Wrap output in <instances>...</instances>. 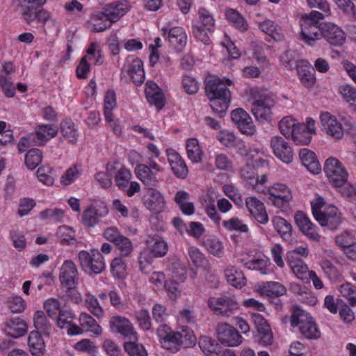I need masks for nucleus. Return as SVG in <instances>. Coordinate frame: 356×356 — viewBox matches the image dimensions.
<instances>
[{
  "label": "nucleus",
  "instance_id": "f257e3e1",
  "mask_svg": "<svg viewBox=\"0 0 356 356\" xmlns=\"http://www.w3.org/2000/svg\"><path fill=\"white\" fill-rule=\"evenodd\" d=\"M232 84L229 79H213L207 81L205 91L213 111L223 117L231 102V92L227 88Z\"/></svg>",
  "mask_w": 356,
  "mask_h": 356
},
{
  "label": "nucleus",
  "instance_id": "f03ea898",
  "mask_svg": "<svg viewBox=\"0 0 356 356\" xmlns=\"http://www.w3.org/2000/svg\"><path fill=\"white\" fill-rule=\"evenodd\" d=\"M252 100L251 111L257 120L260 122L270 121L272 118V108L275 104V96L266 89H250Z\"/></svg>",
  "mask_w": 356,
  "mask_h": 356
},
{
  "label": "nucleus",
  "instance_id": "7ed1b4c3",
  "mask_svg": "<svg viewBox=\"0 0 356 356\" xmlns=\"http://www.w3.org/2000/svg\"><path fill=\"white\" fill-rule=\"evenodd\" d=\"M325 204L323 197H316L312 202V213L322 226H327L332 229H337L343 221L341 213L336 207L329 205L325 207Z\"/></svg>",
  "mask_w": 356,
  "mask_h": 356
},
{
  "label": "nucleus",
  "instance_id": "20e7f679",
  "mask_svg": "<svg viewBox=\"0 0 356 356\" xmlns=\"http://www.w3.org/2000/svg\"><path fill=\"white\" fill-rule=\"evenodd\" d=\"M81 269L88 274H100L106 268L105 259L97 249L81 250L78 254Z\"/></svg>",
  "mask_w": 356,
  "mask_h": 356
},
{
  "label": "nucleus",
  "instance_id": "39448f33",
  "mask_svg": "<svg viewBox=\"0 0 356 356\" xmlns=\"http://www.w3.org/2000/svg\"><path fill=\"white\" fill-rule=\"evenodd\" d=\"M290 321L291 326H300V332L305 338L316 339L320 337L321 332L317 325L302 310L295 309L291 316Z\"/></svg>",
  "mask_w": 356,
  "mask_h": 356
},
{
  "label": "nucleus",
  "instance_id": "423d86ee",
  "mask_svg": "<svg viewBox=\"0 0 356 356\" xmlns=\"http://www.w3.org/2000/svg\"><path fill=\"white\" fill-rule=\"evenodd\" d=\"M209 307L214 314L220 317H229L239 308V304L234 297H211L207 301Z\"/></svg>",
  "mask_w": 356,
  "mask_h": 356
},
{
  "label": "nucleus",
  "instance_id": "0eeeda50",
  "mask_svg": "<svg viewBox=\"0 0 356 356\" xmlns=\"http://www.w3.org/2000/svg\"><path fill=\"white\" fill-rule=\"evenodd\" d=\"M324 170L329 181L335 187L342 186L347 181L348 174L336 158L330 157L325 161Z\"/></svg>",
  "mask_w": 356,
  "mask_h": 356
},
{
  "label": "nucleus",
  "instance_id": "6e6552de",
  "mask_svg": "<svg viewBox=\"0 0 356 356\" xmlns=\"http://www.w3.org/2000/svg\"><path fill=\"white\" fill-rule=\"evenodd\" d=\"M302 40L307 44L313 46L316 41L323 38V24L314 22L311 18L301 17L300 22Z\"/></svg>",
  "mask_w": 356,
  "mask_h": 356
},
{
  "label": "nucleus",
  "instance_id": "1a4fd4ad",
  "mask_svg": "<svg viewBox=\"0 0 356 356\" xmlns=\"http://www.w3.org/2000/svg\"><path fill=\"white\" fill-rule=\"evenodd\" d=\"M268 199L280 209L286 208L292 199L291 190L283 184L277 183L268 188Z\"/></svg>",
  "mask_w": 356,
  "mask_h": 356
},
{
  "label": "nucleus",
  "instance_id": "9d476101",
  "mask_svg": "<svg viewBox=\"0 0 356 356\" xmlns=\"http://www.w3.org/2000/svg\"><path fill=\"white\" fill-rule=\"evenodd\" d=\"M270 147L274 155L283 163L292 162L293 152L289 143L282 136H274L270 140Z\"/></svg>",
  "mask_w": 356,
  "mask_h": 356
},
{
  "label": "nucleus",
  "instance_id": "9b49d317",
  "mask_svg": "<svg viewBox=\"0 0 356 356\" xmlns=\"http://www.w3.org/2000/svg\"><path fill=\"white\" fill-rule=\"evenodd\" d=\"M125 73L136 85H141L145 81V72L143 61L138 58L131 56L127 58L122 69V74Z\"/></svg>",
  "mask_w": 356,
  "mask_h": 356
},
{
  "label": "nucleus",
  "instance_id": "f8f14e48",
  "mask_svg": "<svg viewBox=\"0 0 356 356\" xmlns=\"http://www.w3.org/2000/svg\"><path fill=\"white\" fill-rule=\"evenodd\" d=\"M131 172L125 168L119 169L115 177L116 186L126 193L129 197L133 196L140 191V184L136 181H131Z\"/></svg>",
  "mask_w": 356,
  "mask_h": 356
},
{
  "label": "nucleus",
  "instance_id": "ddd939ff",
  "mask_svg": "<svg viewBox=\"0 0 356 356\" xmlns=\"http://www.w3.org/2000/svg\"><path fill=\"white\" fill-rule=\"evenodd\" d=\"M218 340L227 346H238L242 343V337L232 325L220 323L216 327Z\"/></svg>",
  "mask_w": 356,
  "mask_h": 356
},
{
  "label": "nucleus",
  "instance_id": "4468645a",
  "mask_svg": "<svg viewBox=\"0 0 356 356\" xmlns=\"http://www.w3.org/2000/svg\"><path fill=\"white\" fill-rule=\"evenodd\" d=\"M59 280L62 286L67 290L74 289L78 281V270L75 264L66 260L60 269Z\"/></svg>",
  "mask_w": 356,
  "mask_h": 356
},
{
  "label": "nucleus",
  "instance_id": "2eb2a0df",
  "mask_svg": "<svg viewBox=\"0 0 356 356\" xmlns=\"http://www.w3.org/2000/svg\"><path fill=\"white\" fill-rule=\"evenodd\" d=\"M233 122L240 131L245 135L252 136L255 131V126L250 115L243 108L233 110L231 113Z\"/></svg>",
  "mask_w": 356,
  "mask_h": 356
},
{
  "label": "nucleus",
  "instance_id": "dca6fc26",
  "mask_svg": "<svg viewBox=\"0 0 356 356\" xmlns=\"http://www.w3.org/2000/svg\"><path fill=\"white\" fill-rule=\"evenodd\" d=\"M108 212L107 207L103 203L92 204L83 211L82 222L87 227H93Z\"/></svg>",
  "mask_w": 356,
  "mask_h": 356
},
{
  "label": "nucleus",
  "instance_id": "f3484780",
  "mask_svg": "<svg viewBox=\"0 0 356 356\" xmlns=\"http://www.w3.org/2000/svg\"><path fill=\"white\" fill-rule=\"evenodd\" d=\"M111 332L118 333L129 339H136V332L131 321L123 316H115L109 320Z\"/></svg>",
  "mask_w": 356,
  "mask_h": 356
},
{
  "label": "nucleus",
  "instance_id": "a211bd4d",
  "mask_svg": "<svg viewBox=\"0 0 356 356\" xmlns=\"http://www.w3.org/2000/svg\"><path fill=\"white\" fill-rule=\"evenodd\" d=\"M320 120L322 131L336 139L341 138L343 135V130L341 123L330 113L325 112L321 114Z\"/></svg>",
  "mask_w": 356,
  "mask_h": 356
},
{
  "label": "nucleus",
  "instance_id": "6ab92c4d",
  "mask_svg": "<svg viewBox=\"0 0 356 356\" xmlns=\"http://www.w3.org/2000/svg\"><path fill=\"white\" fill-rule=\"evenodd\" d=\"M58 131V127L54 124H40L35 127L32 136L34 138V145L43 146L49 140L54 138Z\"/></svg>",
  "mask_w": 356,
  "mask_h": 356
},
{
  "label": "nucleus",
  "instance_id": "aec40b11",
  "mask_svg": "<svg viewBox=\"0 0 356 356\" xmlns=\"http://www.w3.org/2000/svg\"><path fill=\"white\" fill-rule=\"evenodd\" d=\"M166 154L168 161L175 176L179 179L186 178L188 174V170L180 154L172 148L167 149Z\"/></svg>",
  "mask_w": 356,
  "mask_h": 356
},
{
  "label": "nucleus",
  "instance_id": "412c9836",
  "mask_svg": "<svg viewBox=\"0 0 356 356\" xmlns=\"http://www.w3.org/2000/svg\"><path fill=\"white\" fill-rule=\"evenodd\" d=\"M163 36L168 39L170 44L178 51L181 50L187 42V35L181 27H174L168 30V28L162 29Z\"/></svg>",
  "mask_w": 356,
  "mask_h": 356
},
{
  "label": "nucleus",
  "instance_id": "4be33fe9",
  "mask_svg": "<svg viewBox=\"0 0 356 356\" xmlns=\"http://www.w3.org/2000/svg\"><path fill=\"white\" fill-rule=\"evenodd\" d=\"M295 220L300 230L310 240L319 241L321 236L316 231L315 225L302 211H298L295 214Z\"/></svg>",
  "mask_w": 356,
  "mask_h": 356
},
{
  "label": "nucleus",
  "instance_id": "5701e85b",
  "mask_svg": "<svg viewBox=\"0 0 356 356\" xmlns=\"http://www.w3.org/2000/svg\"><path fill=\"white\" fill-rule=\"evenodd\" d=\"M246 207L250 215L259 223L266 224L268 216L262 202L254 197H249L245 200Z\"/></svg>",
  "mask_w": 356,
  "mask_h": 356
},
{
  "label": "nucleus",
  "instance_id": "b1692460",
  "mask_svg": "<svg viewBox=\"0 0 356 356\" xmlns=\"http://www.w3.org/2000/svg\"><path fill=\"white\" fill-rule=\"evenodd\" d=\"M323 37L331 44L339 46L343 44L346 40L343 31L337 26L332 23H323Z\"/></svg>",
  "mask_w": 356,
  "mask_h": 356
},
{
  "label": "nucleus",
  "instance_id": "393cba45",
  "mask_svg": "<svg viewBox=\"0 0 356 356\" xmlns=\"http://www.w3.org/2000/svg\"><path fill=\"white\" fill-rule=\"evenodd\" d=\"M130 9V5L127 0H120L106 5L104 10L106 15L113 23L119 20Z\"/></svg>",
  "mask_w": 356,
  "mask_h": 356
},
{
  "label": "nucleus",
  "instance_id": "a878e982",
  "mask_svg": "<svg viewBox=\"0 0 356 356\" xmlns=\"http://www.w3.org/2000/svg\"><path fill=\"white\" fill-rule=\"evenodd\" d=\"M252 318L259 333L261 334L260 342L264 346L272 344L273 335L267 321L259 313L252 314Z\"/></svg>",
  "mask_w": 356,
  "mask_h": 356
},
{
  "label": "nucleus",
  "instance_id": "bb28decb",
  "mask_svg": "<svg viewBox=\"0 0 356 356\" xmlns=\"http://www.w3.org/2000/svg\"><path fill=\"white\" fill-rule=\"evenodd\" d=\"M3 331L7 335L17 338L25 334L27 331V325L19 317L8 318L4 322Z\"/></svg>",
  "mask_w": 356,
  "mask_h": 356
},
{
  "label": "nucleus",
  "instance_id": "cd10ccee",
  "mask_svg": "<svg viewBox=\"0 0 356 356\" xmlns=\"http://www.w3.org/2000/svg\"><path fill=\"white\" fill-rule=\"evenodd\" d=\"M145 94L147 101L154 104L157 110L164 106V97L161 89L153 81H147L145 84Z\"/></svg>",
  "mask_w": 356,
  "mask_h": 356
},
{
  "label": "nucleus",
  "instance_id": "c85d7f7f",
  "mask_svg": "<svg viewBox=\"0 0 356 356\" xmlns=\"http://www.w3.org/2000/svg\"><path fill=\"white\" fill-rule=\"evenodd\" d=\"M257 291L268 297H279L286 293V288L280 282H266L257 286Z\"/></svg>",
  "mask_w": 356,
  "mask_h": 356
},
{
  "label": "nucleus",
  "instance_id": "c756f323",
  "mask_svg": "<svg viewBox=\"0 0 356 356\" xmlns=\"http://www.w3.org/2000/svg\"><path fill=\"white\" fill-rule=\"evenodd\" d=\"M113 23L103 10V12H99L92 15L88 22V26L90 31L98 33L110 28Z\"/></svg>",
  "mask_w": 356,
  "mask_h": 356
},
{
  "label": "nucleus",
  "instance_id": "7c9ffc66",
  "mask_svg": "<svg viewBox=\"0 0 356 356\" xmlns=\"http://www.w3.org/2000/svg\"><path fill=\"white\" fill-rule=\"evenodd\" d=\"M137 177L143 182L144 185L152 189L159 186V181L156 177L154 172L150 170V168L145 164H138L136 168Z\"/></svg>",
  "mask_w": 356,
  "mask_h": 356
},
{
  "label": "nucleus",
  "instance_id": "2f4dec72",
  "mask_svg": "<svg viewBox=\"0 0 356 356\" xmlns=\"http://www.w3.org/2000/svg\"><path fill=\"white\" fill-rule=\"evenodd\" d=\"M299 156L302 165L312 173L318 174L321 172V165L314 152L304 148L300 149Z\"/></svg>",
  "mask_w": 356,
  "mask_h": 356
},
{
  "label": "nucleus",
  "instance_id": "473e14b6",
  "mask_svg": "<svg viewBox=\"0 0 356 356\" xmlns=\"http://www.w3.org/2000/svg\"><path fill=\"white\" fill-rule=\"evenodd\" d=\"M146 207L152 211L160 212L165 207V200L161 193L152 189H149L147 198L145 200Z\"/></svg>",
  "mask_w": 356,
  "mask_h": 356
},
{
  "label": "nucleus",
  "instance_id": "72a5a7b5",
  "mask_svg": "<svg viewBox=\"0 0 356 356\" xmlns=\"http://www.w3.org/2000/svg\"><path fill=\"white\" fill-rule=\"evenodd\" d=\"M29 350L33 356H43L45 344L38 331H32L28 337Z\"/></svg>",
  "mask_w": 356,
  "mask_h": 356
},
{
  "label": "nucleus",
  "instance_id": "f704fd0d",
  "mask_svg": "<svg viewBox=\"0 0 356 356\" xmlns=\"http://www.w3.org/2000/svg\"><path fill=\"white\" fill-rule=\"evenodd\" d=\"M225 275L227 282L236 288H242L246 284V278L240 269L234 266H228L225 270Z\"/></svg>",
  "mask_w": 356,
  "mask_h": 356
},
{
  "label": "nucleus",
  "instance_id": "c9c22d12",
  "mask_svg": "<svg viewBox=\"0 0 356 356\" xmlns=\"http://www.w3.org/2000/svg\"><path fill=\"white\" fill-rule=\"evenodd\" d=\"M146 243L150 252L154 257H163L168 252V246L167 243L159 236L149 237L146 241Z\"/></svg>",
  "mask_w": 356,
  "mask_h": 356
},
{
  "label": "nucleus",
  "instance_id": "e433bc0d",
  "mask_svg": "<svg viewBox=\"0 0 356 356\" xmlns=\"http://www.w3.org/2000/svg\"><path fill=\"white\" fill-rule=\"evenodd\" d=\"M259 29L275 40H281L284 38L281 27L270 19L257 22Z\"/></svg>",
  "mask_w": 356,
  "mask_h": 356
},
{
  "label": "nucleus",
  "instance_id": "4c0bfd02",
  "mask_svg": "<svg viewBox=\"0 0 356 356\" xmlns=\"http://www.w3.org/2000/svg\"><path fill=\"white\" fill-rule=\"evenodd\" d=\"M38 7L39 6H35L27 13H25V14L22 16L23 20L30 24L35 20L44 24L48 20L51 19V14L48 11L44 9H40Z\"/></svg>",
  "mask_w": 356,
  "mask_h": 356
},
{
  "label": "nucleus",
  "instance_id": "58836bf2",
  "mask_svg": "<svg viewBox=\"0 0 356 356\" xmlns=\"http://www.w3.org/2000/svg\"><path fill=\"white\" fill-rule=\"evenodd\" d=\"M79 323L83 330L92 332L95 336H99L102 333V327L96 320L86 312H82L79 318Z\"/></svg>",
  "mask_w": 356,
  "mask_h": 356
},
{
  "label": "nucleus",
  "instance_id": "ea45409f",
  "mask_svg": "<svg viewBox=\"0 0 356 356\" xmlns=\"http://www.w3.org/2000/svg\"><path fill=\"white\" fill-rule=\"evenodd\" d=\"M202 205L208 217L216 224L219 225L221 217L216 209L217 204L213 197L207 195L202 200Z\"/></svg>",
  "mask_w": 356,
  "mask_h": 356
},
{
  "label": "nucleus",
  "instance_id": "a19ab883",
  "mask_svg": "<svg viewBox=\"0 0 356 356\" xmlns=\"http://www.w3.org/2000/svg\"><path fill=\"white\" fill-rule=\"evenodd\" d=\"M274 228L285 241H291L292 235V226L286 220L280 217L275 216L272 219Z\"/></svg>",
  "mask_w": 356,
  "mask_h": 356
},
{
  "label": "nucleus",
  "instance_id": "79ce46f5",
  "mask_svg": "<svg viewBox=\"0 0 356 356\" xmlns=\"http://www.w3.org/2000/svg\"><path fill=\"white\" fill-rule=\"evenodd\" d=\"M187 156L193 163H200L202 161L203 151L196 138L188 139L186 143Z\"/></svg>",
  "mask_w": 356,
  "mask_h": 356
},
{
  "label": "nucleus",
  "instance_id": "37998d69",
  "mask_svg": "<svg viewBox=\"0 0 356 356\" xmlns=\"http://www.w3.org/2000/svg\"><path fill=\"white\" fill-rule=\"evenodd\" d=\"M199 346L207 356H220L218 343L209 337L202 336L199 340Z\"/></svg>",
  "mask_w": 356,
  "mask_h": 356
},
{
  "label": "nucleus",
  "instance_id": "c03bdc74",
  "mask_svg": "<svg viewBox=\"0 0 356 356\" xmlns=\"http://www.w3.org/2000/svg\"><path fill=\"white\" fill-rule=\"evenodd\" d=\"M226 17L228 22L236 29L241 32L248 30V24L245 18L237 11L233 9H228L226 11Z\"/></svg>",
  "mask_w": 356,
  "mask_h": 356
},
{
  "label": "nucleus",
  "instance_id": "a18cd8bd",
  "mask_svg": "<svg viewBox=\"0 0 356 356\" xmlns=\"http://www.w3.org/2000/svg\"><path fill=\"white\" fill-rule=\"evenodd\" d=\"M223 227L228 232L248 233V226L237 216H233L222 221Z\"/></svg>",
  "mask_w": 356,
  "mask_h": 356
},
{
  "label": "nucleus",
  "instance_id": "49530a36",
  "mask_svg": "<svg viewBox=\"0 0 356 356\" xmlns=\"http://www.w3.org/2000/svg\"><path fill=\"white\" fill-rule=\"evenodd\" d=\"M84 303L86 307L97 318L103 317L104 310L100 305L97 298L92 294L88 293L85 295Z\"/></svg>",
  "mask_w": 356,
  "mask_h": 356
},
{
  "label": "nucleus",
  "instance_id": "de8ad7c7",
  "mask_svg": "<svg viewBox=\"0 0 356 356\" xmlns=\"http://www.w3.org/2000/svg\"><path fill=\"white\" fill-rule=\"evenodd\" d=\"M298 125H300V123L296 122V120L294 118L290 116H286L280 121L279 128L280 132L286 138H291L297 130Z\"/></svg>",
  "mask_w": 356,
  "mask_h": 356
},
{
  "label": "nucleus",
  "instance_id": "09e8293b",
  "mask_svg": "<svg viewBox=\"0 0 356 356\" xmlns=\"http://www.w3.org/2000/svg\"><path fill=\"white\" fill-rule=\"evenodd\" d=\"M36 173L39 181L43 184L48 186L54 184L56 175L53 168L47 165H42L38 169Z\"/></svg>",
  "mask_w": 356,
  "mask_h": 356
},
{
  "label": "nucleus",
  "instance_id": "8fccbe9b",
  "mask_svg": "<svg viewBox=\"0 0 356 356\" xmlns=\"http://www.w3.org/2000/svg\"><path fill=\"white\" fill-rule=\"evenodd\" d=\"M294 275L300 280L307 282L310 273L307 265L302 260L288 261Z\"/></svg>",
  "mask_w": 356,
  "mask_h": 356
},
{
  "label": "nucleus",
  "instance_id": "3c124183",
  "mask_svg": "<svg viewBox=\"0 0 356 356\" xmlns=\"http://www.w3.org/2000/svg\"><path fill=\"white\" fill-rule=\"evenodd\" d=\"M60 131L65 138L72 143H76L77 141L76 129L74 128V124L70 120L62 121L60 124Z\"/></svg>",
  "mask_w": 356,
  "mask_h": 356
},
{
  "label": "nucleus",
  "instance_id": "603ef678",
  "mask_svg": "<svg viewBox=\"0 0 356 356\" xmlns=\"http://www.w3.org/2000/svg\"><path fill=\"white\" fill-rule=\"evenodd\" d=\"M42 152L37 148L28 151L25 155V164L31 170L35 169L42 161Z\"/></svg>",
  "mask_w": 356,
  "mask_h": 356
},
{
  "label": "nucleus",
  "instance_id": "864d4df0",
  "mask_svg": "<svg viewBox=\"0 0 356 356\" xmlns=\"http://www.w3.org/2000/svg\"><path fill=\"white\" fill-rule=\"evenodd\" d=\"M192 23H198L207 29H212L215 25V19L213 15L204 8H200L198 10V19L193 20Z\"/></svg>",
  "mask_w": 356,
  "mask_h": 356
},
{
  "label": "nucleus",
  "instance_id": "5fc2aeb1",
  "mask_svg": "<svg viewBox=\"0 0 356 356\" xmlns=\"http://www.w3.org/2000/svg\"><path fill=\"white\" fill-rule=\"evenodd\" d=\"M56 234L63 245H70L76 241L75 231L70 227L60 226Z\"/></svg>",
  "mask_w": 356,
  "mask_h": 356
},
{
  "label": "nucleus",
  "instance_id": "6e6d98bb",
  "mask_svg": "<svg viewBox=\"0 0 356 356\" xmlns=\"http://www.w3.org/2000/svg\"><path fill=\"white\" fill-rule=\"evenodd\" d=\"M312 138L311 134L307 132L304 128V124H300L291 138L298 145H306L311 142Z\"/></svg>",
  "mask_w": 356,
  "mask_h": 356
},
{
  "label": "nucleus",
  "instance_id": "4d7b16f0",
  "mask_svg": "<svg viewBox=\"0 0 356 356\" xmlns=\"http://www.w3.org/2000/svg\"><path fill=\"white\" fill-rule=\"evenodd\" d=\"M270 264L267 259H257L248 261L245 266L249 269L258 270L261 275H266L270 272Z\"/></svg>",
  "mask_w": 356,
  "mask_h": 356
},
{
  "label": "nucleus",
  "instance_id": "13d9d810",
  "mask_svg": "<svg viewBox=\"0 0 356 356\" xmlns=\"http://www.w3.org/2000/svg\"><path fill=\"white\" fill-rule=\"evenodd\" d=\"M115 106V93L113 90H108L104 97V115L106 121H111L112 110Z\"/></svg>",
  "mask_w": 356,
  "mask_h": 356
},
{
  "label": "nucleus",
  "instance_id": "bf43d9fd",
  "mask_svg": "<svg viewBox=\"0 0 356 356\" xmlns=\"http://www.w3.org/2000/svg\"><path fill=\"white\" fill-rule=\"evenodd\" d=\"M119 254L122 257H129L133 252V243L129 238L122 236L115 243Z\"/></svg>",
  "mask_w": 356,
  "mask_h": 356
},
{
  "label": "nucleus",
  "instance_id": "052dcab7",
  "mask_svg": "<svg viewBox=\"0 0 356 356\" xmlns=\"http://www.w3.org/2000/svg\"><path fill=\"white\" fill-rule=\"evenodd\" d=\"M127 264L122 257L114 258L111 264V271L117 278H122L125 275Z\"/></svg>",
  "mask_w": 356,
  "mask_h": 356
},
{
  "label": "nucleus",
  "instance_id": "680f3d73",
  "mask_svg": "<svg viewBox=\"0 0 356 356\" xmlns=\"http://www.w3.org/2000/svg\"><path fill=\"white\" fill-rule=\"evenodd\" d=\"M298 73L301 83L307 88H311L314 86L316 81V78L314 72H312L309 67H298Z\"/></svg>",
  "mask_w": 356,
  "mask_h": 356
},
{
  "label": "nucleus",
  "instance_id": "e2e57ef3",
  "mask_svg": "<svg viewBox=\"0 0 356 356\" xmlns=\"http://www.w3.org/2000/svg\"><path fill=\"white\" fill-rule=\"evenodd\" d=\"M211 31V29H207V27L202 26L198 23H192V33L193 36L197 40L202 42L204 44H208L210 42L208 33Z\"/></svg>",
  "mask_w": 356,
  "mask_h": 356
},
{
  "label": "nucleus",
  "instance_id": "0e129e2a",
  "mask_svg": "<svg viewBox=\"0 0 356 356\" xmlns=\"http://www.w3.org/2000/svg\"><path fill=\"white\" fill-rule=\"evenodd\" d=\"M339 292L352 306L356 305V288L350 283L346 282L339 287Z\"/></svg>",
  "mask_w": 356,
  "mask_h": 356
},
{
  "label": "nucleus",
  "instance_id": "69168bd1",
  "mask_svg": "<svg viewBox=\"0 0 356 356\" xmlns=\"http://www.w3.org/2000/svg\"><path fill=\"white\" fill-rule=\"evenodd\" d=\"M33 321L37 331L40 330L44 333H49L51 325L44 312L37 311L34 314Z\"/></svg>",
  "mask_w": 356,
  "mask_h": 356
},
{
  "label": "nucleus",
  "instance_id": "338daca9",
  "mask_svg": "<svg viewBox=\"0 0 356 356\" xmlns=\"http://www.w3.org/2000/svg\"><path fill=\"white\" fill-rule=\"evenodd\" d=\"M124 350L129 356H147L145 347L135 342H126L124 344Z\"/></svg>",
  "mask_w": 356,
  "mask_h": 356
},
{
  "label": "nucleus",
  "instance_id": "774afa93",
  "mask_svg": "<svg viewBox=\"0 0 356 356\" xmlns=\"http://www.w3.org/2000/svg\"><path fill=\"white\" fill-rule=\"evenodd\" d=\"M87 56L90 60H93L95 65H102L104 62V57L102 50L95 42L90 44L87 49Z\"/></svg>",
  "mask_w": 356,
  "mask_h": 356
}]
</instances>
